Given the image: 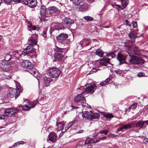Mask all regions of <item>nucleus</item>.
<instances>
[{
    "label": "nucleus",
    "mask_w": 148,
    "mask_h": 148,
    "mask_svg": "<svg viewBox=\"0 0 148 148\" xmlns=\"http://www.w3.org/2000/svg\"><path fill=\"white\" fill-rule=\"evenodd\" d=\"M37 38V36L36 35H33L28 39V43L29 45L25 49L26 51L24 52L25 55L32 53L34 51L33 49V46L37 44V41L36 40Z\"/></svg>",
    "instance_id": "1"
},
{
    "label": "nucleus",
    "mask_w": 148,
    "mask_h": 148,
    "mask_svg": "<svg viewBox=\"0 0 148 148\" xmlns=\"http://www.w3.org/2000/svg\"><path fill=\"white\" fill-rule=\"evenodd\" d=\"M16 89L11 88L8 89V95L11 98H12L14 96L15 97V99L19 96L20 93H22L23 89L20 86V84L18 83H16Z\"/></svg>",
    "instance_id": "2"
},
{
    "label": "nucleus",
    "mask_w": 148,
    "mask_h": 148,
    "mask_svg": "<svg viewBox=\"0 0 148 148\" xmlns=\"http://www.w3.org/2000/svg\"><path fill=\"white\" fill-rule=\"evenodd\" d=\"M61 71L56 67L50 68L48 71L47 74L51 78H58L61 74Z\"/></svg>",
    "instance_id": "3"
},
{
    "label": "nucleus",
    "mask_w": 148,
    "mask_h": 148,
    "mask_svg": "<svg viewBox=\"0 0 148 148\" xmlns=\"http://www.w3.org/2000/svg\"><path fill=\"white\" fill-rule=\"evenodd\" d=\"M85 95V92H82L81 94L75 97L74 100L76 102L81 103L83 106L87 107L88 104L86 103V100L84 97Z\"/></svg>",
    "instance_id": "4"
},
{
    "label": "nucleus",
    "mask_w": 148,
    "mask_h": 148,
    "mask_svg": "<svg viewBox=\"0 0 148 148\" xmlns=\"http://www.w3.org/2000/svg\"><path fill=\"white\" fill-rule=\"evenodd\" d=\"M130 52L126 51H124L123 54L121 53H118L117 59L120 62V64H122V61H124L127 60V58L131 56V54H130Z\"/></svg>",
    "instance_id": "5"
},
{
    "label": "nucleus",
    "mask_w": 148,
    "mask_h": 148,
    "mask_svg": "<svg viewBox=\"0 0 148 148\" xmlns=\"http://www.w3.org/2000/svg\"><path fill=\"white\" fill-rule=\"evenodd\" d=\"M18 110V109L16 108H8L5 109L4 113L6 116H13L17 112Z\"/></svg>",
    "instance_id": "6"
},
{
    "label": "nucleus",
    "mask_w": 148,
    "mask_h": 148,
    "mask_svg": "<svg viewBox=\"0 0 148 148\" xmlns=\"http://www.w3.org/2000/svg\"><path fill=\"white\" fill-rule=\"evenodd\" d=\"M132 42L129 40H127L125 43V46L128 48V51H131V53L132 54H136L138 51L137 47L134 46H132Z\"/></svg>",
    "instance_id": "7"
},
{
    "label": "nucleus",
    "mask_w": 148,
    "mask_h": 148,
    "mask_svg": "<svg viewBox=\"0 0 148 148\" xmlns=\"http://www.w3.org/2000/svg\"><path fill=\"white\" fill-rule=\"evenodd\" d=\"M18 2H24V3L26 5H28L31 8L35 7L37 4V1L36 0H16Z\"/></svg>",
    "instance_id": "8"
},
{
    "label": "nucleus",
    "mask_w": 148,
    "mask_h": 148,
    "mask_svg": "<svg viewBox=\"0 0 148 148\" xmlns=\"http://www.w3.org/2000/svg\"><path fill=\"white\" fill-rule=\"evenodd\" d=\"M129 63L130 64H138L144 62L143 60L140 58L133 56L130 59L128 60Z\"/></svg>",
    "instance_id": "9"
},
{
    "label": "nucleus",
    "mask_w": 148,
    "mask_h": 148,
    "mask_svg": "<svg viewBox=\"0 0 148 148\" xmlns=\"http://www.w3.org/2000/svg\"><path fill=\"white\" fill-rule=\"evenodd\" d=\"M0 68L2 69L3 71L8 72L12 69L11 65L8 62H2L0 63Z\"/></svg>",
    "instance_id": "10"
},
{
    "label": "nucleus",
    "mask_w": 148,
    "mask_h": 148,
    "mask_svg": "<svg viewBox=\"0 0 148 148\" xmlns=\"http://www.w3.org/2000/svg\"><path fill=\"white\" fill-rule=\"evenodd\" d=\"M86 88L85 89V91L84 92H85V93H92L94 91V89L96 88V85L93 83H91L88 84L86 85Z\"/></svg>",
    "instance_id": "11"
},
{
    "label": "nucleus",
    "mask_w": 148,
    "mask_h": 148,
    "mask_svg": "<svg viewBox=\"0 0 148 148\" xmlns=\"http://www.w3.org/2000/svg\"><path fill=\"white\" fill-rule=\"evenodd\" d=\"M21 66L28 70L33 68V64L28 60H23L20 63Z\"/></svg>",
    "instance_id": "12"
},
{
    "label": "nucleus",
    "mask_w": 148,
    "mask_h": 148,
    "mask_svg": "<svg viewBox=\"0 0 148 148\" xmlns=\"http://www.w3.org/2000/svg\"><path fill=\"white\" fill-rule=\"evenodd\" d=\"M122 2L121 5L122 7H121V5L117 4H112V5L113 7L115 8L116 6V8L118 9V11H119L118 8H120L121 10H123L127 6L128 3V0H121Z\"/></svg>",
    "instance_id": "13"
},
{
    "label": "nucleus",
    "mask_w": 148,
    "mask_h": 148,
    "mask_svg": "<svg viewBox=\"0 0 148 148\" xmlns=\"http://www.w3.org/2000/svg\"><path fill=\"white\" fill-rule=\"evenodd\" d=\"M62 50L63 49L62 48L58 49L57 51L54 55V57L55 59L60 60L62 59L63 57V54L62 53Z\"/></svg>",
    "instance_id": "14"
},
{
    "label": "nucleus",
    "mask_w": 148,
    "mask_h": 148,
    "mask_svg": "<svg viewBox=\"0 0 148 148\" xmlns=\"http://www.w3.org/2000/svg\"><path fill=\"white\" fill-rule=\"evenodd\" d=\"M27 71L36 78H38L40 75L39 73L35 69L32 68L29 69L27 70Z\"/></svg>",
    "instance_id": "15"
},
{
    "label": "nucleus",
    "mask_w": 148,
    "mask_h": 148,
    "mask_svg": "<svg viewBox=\"0 0 148 148\" xmlns=\"http://www.w3.org/2000/svg\"><path fill=\"white\" fill-rule=\"evenodd\" d=\"M88 5L86 3H83L82 5H79L77 8L76 10L78 11H84L88 9Z\"/></svg>",
    "instance_id": "16"
},
{
    "label": "nucleus",
    "mask_w": 148,
    "mask_h": 148,
    "mask_svg": "<svg viewBox=\"0 0 148 148\" xmlns=\"http://www.w3.org/2000/svg\"><path fill=\"white\" fill-rule=\"evenodd\" d=\"M68 36L66 34L62 33L56 37V39L58 40L62 41L66 40Z\"/></svg>",
    "instance_id": "17"
},
{
    "label": "nucleus",
    "mask_w": 148,
    "mask_h": 148,
    "mask_svg": "<svg viewBox=\"0 0 148 148\" xmlns=\"http://www.w3.org/2000/svg\"><path fill=\"white\" fill-rule=\"evenodd\" d=\"M57 137V135L55 133L51 132L48 135V137L49 139L47 141L48 142L49 140H50L53 142L56 139Z\"/></svg>",
    "instance_id": "18"
},
{
    "label": "nucleus",
    "mask_w": 148,
    "mask_h": 148,
    "mask_svg": "<svg viewBox=\"0 0 148 148\" xmlns=\"http://www.w3.org/2000/svg\"><path fill=\"white\" fill-rule=\"evenodd\" d=\"M63 24L67 26L68 25H70V24H71L73 23V21L71 20L69 18H64L63 21Z\"/></svg>",
    "instance_id": "19"
},
{
    "label": "nucleus",
    "mask_w": 148,
    "mask_h": 148,
    "mask_svg": "<svg viewBox=\"0 0 148 148\" xmlns=\"http://www.w3.org/2000/svg\"><path fill=\"white\" fill-rule=\"evenodd\" d=\"M37 100L33 102V104H32L30 106H28L27 105H24L23 106H21V107L24 110H29L31 108L34 107L37 103Z\"/></svg>",
    "instance_id": "20"
},
{
    "label": "nucleus",
    "mask_w": 148,
    "mask_h": 148,
    "mask_svg": "<svg viewBox=\"0 0 148 148\" xmlns=\"http://www.w3.org/2000/svg\"><path fill=\"white\" fill-rule=\"evenodd\" d=\"M109 60L110 59L108 58H102L101 60L100 63L101 65L106 66L109 63Z\"/></svg>",
    "instance_id": "21"
},
{
    "label": "nucleus",
    "mask_w": 148,
    "mask_h": 148,
    "mask_svg": "<svg viewBox=\"0 0 148 148\" xmlns=\"http://www.w3.org/2000/svg\"><path fill=\"white\" fill-rule=\"evenodd\" d=\"M90 112L88 111L82 112V116L83 117L86 119H90L91 113Z\"/></svg>",
    "instance_id": "22"
},
{
    "label": "nucleus",
    "mask_w": 148,
    "mask_h": 148,
    "mask_svg": "<svg viewBox=\"0 0 148 148\" xmlns=\"http://www.w3.org/2000/svg\"><path fill=\"white\" fill-rule=\"evenodd\" d=\"M90 43V41L87 39H83L80 42L81 46L83 47L88 45Z\"/></svg>",
    "instance_id": "23"
},
{
    "label": "nucleus",
    "mask_w": 148,
    "mask_h": 148,
    "mask_svg": "<svg viewBox=\"0 0 148 148\" xmlns=\"http://www.w3.org/2000/svg\"><path fill=\"white\" fill-rule=\"evenodd\" d=\"M90 112L91 113L90 119H98L100 116V115L97 113H92V111H90Z\"/></svg>",
    "instance_id": "24"
},
{
    "label": "nucleus",
    "mask_w": 148,
    "mask_h": 148,
    "mask_svg": "<svg viewBox=\"0 0 148 148\" xmlns=\"http://www.w3.org/2000/svg\"><path fill=\"white\" fill-rule=\"evenodd\" d=\"M48 10L50 14H52L56 12L58 10V8L55 6L49 7Z\"/></svg>",
    "instance_id": "25"
},
{
    "label": "nucleus",
    "mask_w": 148,
    "mask_h": 148,
    "mask_svg": "<svg viewBox=\"0 0 148 148\" xmlns=\"http://www.w3.org/2000/svg\"><path fill=\"white\" fill-rule=\"evenodd\" d=\"M135 125L136 127H138L140 129H141L142 128L143 126L144 125V122L143 121L141 120L139 121L136 123Z\"/></svg>",
    "instance_id": "26"
},
{
    "label": "nucleus",
    "mask_w": 148,
    "mask_h": 148,
    "mask_svg": "<svg viewBox=\"0 0 148 148\" xmlns=\"http://www.w3.org/2000/svg\"><path fill=\"white\" fill-rule=\"evenodd\" d=\"M104 53L103 51L100 49H97L95 53L96 55L101 57H103Z\"/></svg>",
    "instance_id": "27"
},
{
    "label": "nucleus",
    "mask_w": 148,
    "mask_h": 148,
    "mask_svg": "<svg viewBox=\"0 0 148 148\" xmlns=\"http://www.w3.org/2000/svg\"><path fill=\"white\" fill-rule=\"evenodd\" d=\"M132 127V125L129 123L126 124L124 125L123 126L121 127L120 130H122L123 129L127 130L131 128Z\"/></svg>",
    "instance_id": "28"
},
{
    "label": "nucleus",
    "mask_w": 148,
    "mask_h": 148,
    "mask_svg": "<svg viewBox=\"0 0 148 148\" xmlns=\"http://www.w3.org/2000/svg\"><path fill=\"white\" fill-rule=\"evenodd\" d=\"M136 34L137 33L135 32L132 31L129 34V36L131 39H132L135 38L136 36Z\"/></svg>",
    "instance_id": "29"
},
{
    "label": "nucleus",
    "mask_w": 148,
    "mask_h": 148,
    "mask_svg": "<svg viewBox=\"0 0 148 148\" xmlns=\"http://www.w3.org/2000/svg\"><path fill=\"white\" fill-rule=\"evenodd\" d=\"M70 1L74 4L79 5L82 2L83 0H70Z\"/></svg>",
    "instance_id": "30"
},
{
    "label": "nucleus",
    "mask_w": 148,
    "mask_h": 148,
    "mask_svg": "<svg viewBox=\"0 0 148 148\" xmlns=\"http://www.w3.org/2000/svg\"><path fill=\"white\" fill-rule=\"evenodd\" d=\"M65 124V123L64 122V121H62L61 122H59L57 124V125L58 127H60V130L62 129V130H64L63 125Z\"/></svg>",
    "instance_id": "31"
},
{
    "label": "nucleus",
    "mask_w": 148,
    "mask_h": 148,
    "mask_svg": "<svg viewBox=\"0 0 148 148\" xmlns=\"http://www.w3.org/2000/svg\"><path fill=\"white\" fill-rule=\"evenodd\" d=\"M137 106V103H134L132 104L131 106L129 107L128 109L125 110V111L126 112L127 110L130 111V110L131 109H133L136 108Z\"/></svg>",
    "instance_id": "32"
},
{
    "label": "nucleus",
    "mask_w": 148,
    "mask_h": 148,
    "mask_svg": "<svg viewBox=\"0 0 148 148\" xmlns=\"http://www.w3.org/2000/svg\"><path fill=\"white\" fill-rule=\"evenodd\" d=\"M44 80L46 85H47L51 81V79L49 78L45 77L44 78Z\"/></svg>",
    "instance_id": "33"
},
{
    "label": "nucleus",
    "mask_w": 148,
    "mask_h": 148,
    "mask_svg": "<svg viewBox=\"0 0 148 148\" xmlns=\"http://www.w3.org/2000/svg\"><path fill=\"white\" fill-rule=\"evenodd\" d=\"M83 18L87 21H91L93 20V18L92 17L89 16H84Z\"/></svg>",
    "instance_id": "34"
},
{
    "label": "nucleus",
    "mask_w": 148,
    "mask_h": 148,
    "mask_svg": "<svg viewBox=\"0 0 148 148\" xmlns=\"http://www.w3.org/2000/svg\"><path fill=\"white\" fill-rule=\"evenodd\" d=\"M104 116L106 117L107 119H110L114 117L113 115L112 114H109V113H105Z\"/></svg>",
    "instance_id": "35"
},
{
    "label": "nucleus",
    "mask_w": 148,
    "mask_h": 148,
    "mask_svg": "<svg viewBox=\"0 0 148 148\" xmlns=\"http://www.w3.org/2000/svg\"><path fill=\"white\" fill-rule=\"evenodd\" d=\"M28 27L29 28L31 29L32 30H38L39 28H36V26H32V24H30L29 25H28Z\"/></svg>",
    "instance_id": "36"
},
{
    "label": "nucleus",
    "mask_w": 148,
    "mask_h": 148,
    "mask_svg": "<svg viewBox=\"0 0 148 148\" xmlns=\"http://www.w3.org/2000/svg\"><path fill=\"white\" fill-rule=\"evenodd\" d=\"M72 124L73 122H70L69 123L67 124L66 125V126L65 127V130H67L72 125Z\"/></svg>",
    "instance_id": "37"
},
{
    "label": "nucleus",
    "mask_w": 148,
    "mask_h": 148,
    "mask_svg": "<svg viewBox=\"0 0 148 148\" xmlns=\"http://www.w3.org/2000/svg\"><path fill=\"white\" fill-rule=\"evenodd\" d=\"M11 58V56L9 54H6L5 57V59L6 61H9Z\"/></svg>",
    "instance_id": "38"
},
{
    "label": "nucleus",
    "mask_w": 148,
    "mask_h": 148,
    "mask_svg": "<svg viewBox=\"0 0 148 148\" xmlns=\"http://www.w3.org/2000/svg\"><path fill=\"white\" fill-rule=\"evenodd\" d=\"M55 25L56 26L54 28L56 30L61 29H62V27L60 26L61 25L60 24H56Z\"/></svg>",
    "instance_id": "39"
},
{
    "label": "nucleus",
    "mask_w": 148,
    "mask_h": 148,
    "mask_svg": "<svg viewBox=\"0 0 148 148\" xmlns=\"http://www.w3.org/2000/svg\"><path fill=\"white\" fill-rule=\"evenodd\" d=\"M106 56H111L112 58H115L116 56V55L115 54V52H112L108 54H107Z\"/></svg>",
    "instance_id": "40"
},
{
    "label": "nucleus",
    "mask_w": 148,
    "mask_h": 148,
    "mask_svg": "<svg viewBox=\"0 0 148 148\" xmlns=\"http://www.w3.org/2000/svg\"><path fill=\"white\" fill-rule=\"evenodd\" d=\"M108 132V130H102L100 131L99 133L101 134H104L106 135L107 134Z\"/></svg>",
    "instance_id": "41"
},
{
    "label": "nucleus",
    "mask_w": 148,
    "mask_h": 148,
    "mask_svg": "<svg viewBox=\"0 0 148 148\" xmlns=\"http://www.w3.org/2000/svg\"><path fill=\"white\" fill-rule=\"evenodd\" d=\"M46 13V10L44 9H41L40 10V13L41 15L44 16Z\"/></svg>",
    "instance_id": "42"
},
{
    "label": "nucleus",
    "mask_w": 148,
    "mask_h": 148,
    "mask_svg": "<svg viewBox=\"0 0 148 148\" xmlns=\"http://www.w3.org/2000/svg\"><path fill=\"white\" fill-rule=\"evenodd\" d=\"M5 116L4 114L0 113V119L4 120L5 118Z\"/></svg>",
    "instance_id": "43"
},
{
    "label": "nucleus",
    "mask_w": 148,
    "mask_h": 148,
    "mask_svg": "<svg viewBox=\"0 0 148 148\" xmlns=\"http://www.w3.org/2000/svg\"><path fill=\"white\" fill-rule=\"evenodd\" d=\"M97 70L95 68H93L92 70L90 71V74H92L93 73H95L97 72Z\"/></svg>",
    "instance_id": "44"
},
{
    "label": "nucleus",
    "mask_w": 148,
    "mask_h": 148,
    "mask_svg": "<svg viewBox=\"0 0 148 148\" xmlns=\"http://www.w3.org/2000/svg\"><path fill=\"white\" fill-rule=\"evenodd\" d=\"M132 25L134 28L136 27L137 26V23L136 22L133 21L132 23Z\"/></svg>",
    "instance_id": "45"
},
{
    "label": "nucleus",
    "mask_w": 148,
    "mask_h": 148,
    "mask_svg": "<svg viewBox=\"0 0 148 148\" xmlns=\"http://www.w3.org/2000/svg\"><path fill=\"white\" fill-rule=\"evenodd\" d=\"M90 143V141L89 139H87L85 141V144L86 145H87Z\"/></svg>",
    "instance_id": "46"
},
{
    "label": "nucleus",
    "mask_w": 148,
    "mask_h": 148,
    "mask_svg": "<svg viewBox=\"0 0 148 148\" xmlns=\"http://www.w3.org/2000/svg\"><path fill=\"white\" fill-rule=\"evenodd\" d=\"M110 136L111 138H114V137H116V136H118V135H115L114 134H111L110 135Z\"/></svg>",
    "instance_id": "47"
},
{
    "label": "nucleus",
    "mask_w": 148,
    "mask_h": 148,
    "mask_svg": "<svg viewBox=\"0 0 148 148\" xmlns=\"http://www.w3.org/2000/svg\"><path fill=\"white\" fill-rule=\"evenodd\" d=\"M143 76V73L142 72H140L137 75V76L138 77H140Z\"/></svg>",
    "instance_id": "48"
},
{
    "label": "nucleus",
    "mask_w": 148,
    "mask_h": 148,
    "mask_svg": "<svg viewBox=\"0 0 148 148\" xmlns=\"http://www.w3.org/2000/svg\"><path fill=\"white\" fill-rule=\"evenodd\" d=\"M99 133L98 132H95L93 133V134H92L93 137H96L98 135Z\"/></svg>",
    "instance_id": "49"
},
{
    "label": "nucleus",
    "mask_w": 148,
    "mask_h": 148,
    "mask_svg": "<svg viewBox=\"0 0 148 148\" xmlns=\"http://www.w3.org/2000/svg\"><path fill=\"white\" fill-rule=\"evenodd\" d=\"M24 143V142L23 141H19L17 142V144L18 143L19 144V145H20V144L22 145V144H23Z\"/></svg>",
    "instance_id": "50"
},
{
    "label": "nucleus",
    "mask_w": 148,
    "mask_h": 148,
    "mask_svg": "<svg viewBox=\"0 0 148 148\" xmlns=\"http://www.w3.org/2000/svg\"><path fill=\"white\" fill-rule=\"evenodd\" d=\"M42 35H43V36L44 37H45V38L46 37L47 34L45 32H42Z\"/></svg>",
    "instance_id": "51"
},
{
    "label": "nucleus",
    "mask_w": 148,
    "mask_h": 148,
    "mask_svg": "<svg viewBox=\"0 0 148 148\" xmlns=\"http://www.w3.org/2000/svg\"><path fill=\"white\" fill-rule=\"evenodd\" d=\"M110 80V79L109 78H108L106 79V80L104 81L105 82V83L106 84L108 82H109Z\"/></svg>",
    "instance_id": "52"
},
{
    "label": "nucleus",
    "mask_w": 148,
    "mask_h": 148,
    "mask_svg": "<svg viewBox=\"0 0 148 148\" xmlns=\"http://www.w3.org/2000/svg\"><path fill=\"white\" fill-rule=\"evenodd\" d=\"M100 140L99 138H97L95 140H94L93 141V143H97Z\"/></svg>",
    "instance_id": "53"
},
{
    "label": "nucleus",
    "mask_w": 148,
    "mask_h": 148,
    "mask_svg": "<svg viewBox=\"0 0 148 148\" xmlns=\"http://www.w3.org/2000/svg\"><path fill=\"white\" fill-rule=\"evenodd\" d=\"M106 84L105 83V81H103V82H101L100 83V84L99 85H101V86H103V85H105V84Z\"/></svg>",
    "instance_id": "54"
},
{
    "label": "nucleus",
    "mask_w": 148,
    "mask_h": 148,
    "mask_svg": "<svg viewBox=\"0 0 148 148\" xmlns=\"http://www.w3.org/2000/svg\"><path fill=\"white\" fill-rule=\"evenodd\" d=\"M125 22L126 23V24L127 25H129V26H130L131 25L129 23V21L127 20H125Z\"/></svg>",
    "instance_id": "55"
},
{
    "label": "nucleus",
    "mask_w": 148,
    "mask_h": 148,
    "mask_svg": "<svg viewBox=\"0 0 148 148\" xmlns=\"http://www.w3.org/2000/svg\"><path fill=\"white\" fill-rule=\"evenodd\" d=\"M106 137L105 136L104 137H102L101 138H99V140H104L106 139Z\"/></svg>",
    "instance_id": "56"
},
{
    "label": "nucleus",
    "mask_w": 148,
    "mask_h": 148,
    "mask_svg": "<svg viewBox=\"0 0 148 148\" xmlns=\"http://www.w3.org/2000/svg\"><path fill=\"white\" fill-rule=\"evenodd\" d=\"M87 1L89 3H92L94 1V0H87Z\"/></svg>",
    "instance_id": "57"
},
{
    "label": "nucleus",
    "mask_w": 148,
    "mask_h": 148,
    "mask_svg": "<svg viewBox=\"0 0 148 148\" xmlns=\"http://www.w3.org/2000/svg\"><path fill=\"white\" fill-rule=\"evenodd\" d=\"M84 132V131L83 130H81L80 131H79L77 132V133L78 134L82 133H83Z\"/></svg>",
    "instance_id": "58"
},
{
    "label": "nucleus",
    "mask_w": 148,
    "mask_h": 148,
    "mask_svg": "<svg viewBox=\"0 0 148 148\" xmlns=\"http://www.w3.org/2000/svg\"><path fill=\"white\" fill-rule=\"evenodd\" d=\"M147 138H145L143 140V142L144 143H147Z\"/></svg>",
    "instance_id": "59"
},
{
    "label": "nucleus",
    "mask_w": 148,
    "mask_h": 148,
    "mask_svg": "<svg viewBox=\"0 0 148 148\" xmlns=\"http://www.w3.org/2000/svg\"><path fill=\"white\" fill-rule=\"evenodd\" d=\"M4 1L7 2H11L12 0H4Z\"/></svg>",
    "instance_id": "60"
},
{
    "label": "nucleus",
    "mask_w": 148,
    "mask_h": 148,
    "mask_svg": "<svg viewBox=\"0 0 148 148\" xmlns=\"http://www.w3.org/2000/svg\"><path fill=\"white\" fill-rule=\"evenodd\" d=\"M143 121L144 122V124L145 123H146L147 124H148V120Z\"/></svg>",
    "instance_id": "61"
},
{
    "label": "nucleus",
    "mask_w": 148,
    "mask_h": 148,
    "mask_svg": "<svg viewBox=\"0 0 148 148\" xmlns=\"http://www.w3.org/2000/svg\"><path fill=\"white\" fill-rule=\"evenodd\" d=\"M16 144H17V142H16V143H14L13 144V147H16L17 146Z\"/></svg>",
    "instance_id": "62"
},
{
    "label": "nucleus",
    "mask_w": 148,
    "mask_h": 148,
    "mask_svg": "<svg viewBox=\"0 0 148 148\" xmlns=\"http://www.w3.org/2000/svg\"><path fill=\"white\" fill-rule=\"evenodd\" d=\"M115 72L117 74H119V73H120V72L119 71H118L115 70Z\"/></svg>",
    "instance_id": "63"
},
{
    "label": "nucleus",
    "mask_w": 148,
    "mask_h": 148,
    "mask_svg": "<svg viewBox=\"0 0 148 148\" xmlns=\"http://www.w3.org/2000/svg\"><path fill=\"white\" fill-rule=\"evenodd\" d=\"M120 129H121V127L118 129L117 130V131H122V130H120Z\"/></svg>",
    "instance_id": "64"
}]
</instances>
